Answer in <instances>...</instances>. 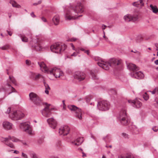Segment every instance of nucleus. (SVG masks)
<instances>
[{
  "mask_svg": "<svg viewBox=\"0 0 158 158\" xmlns=\"http://www.w3.org/2000/svg\"><path fill=\"white\" fill-rule=\"evenodd\" d=\"M66 48V46L64 44L57 42L52 45L50 49L53 52L56 53H61Z\"/></svg>",
  "mask_w": 158,
  "mask_h": 158,
  "instance_id": "f257e3e1",
  "label": "nucleus"
},
{
  "mask_svg": "<svg viewBox=\"0 0 158 158\" xmlns=\"http://www.w3.org/2000/svg\"><path fill=\"white\" fill-rule=\"evenodd\" d=\"M30 100L36 106H41L43 104L42 99L36 94L31 92L29 94Z\"/></svg>",
  "mask_w": 158,
  "mask_h": 158,
  "instance_id": "f03ea898",
  "label": "nucleus"
},
{
  "mask_svg": "<svg viewBox=\"0 0 158 158\" xmlns=\"http://www.w3.org/2000/svg\"><path fill=\"white\" fill-rule=\"evenodd\" d=\"M48 73L53 75L56 78H59L64 75L63 72L60 69L56 68L48 69Z\"/></svg>",
  "mask_w": 158,
  "mask_h": 158,
  "instance_id": "7ed1b4c3",
  "label": "nucleus"
},
{
  "mask_svg": "<svg viewBox=\"0 0 158 158\" xmlns=\"http://www.w3.org/2000/svg\"><path fill=\"white\" fill-rule=\"evenodd\" d=\"M118 118L120 120L122 124L123 125H127L129 123V121L127 119V116L125 110L120 111Z\"/></svg>",
  "mask_w": 158,
  "mask_h": 158,
  "instance_id": "20e7f679",
  "label": "nucleus"
},
{
  "mask_svg": "<svg viewBox=\"0 0 158 158\" xmlns=\"http://www.w3.org/2000/svg\"><path fill=\"white\" fill-rule=\"evenodd\" d=\"M68 107L71 111L75 112V116L76 118L80 120L82 119V113L81 109L73 105L69 106Z\"/></svg>",
  "mask_w": 158,
  "mask_h": 158,
  "instance_id": "39448f33",
  "label": "nucleus"
},
{
  "mask_svg": "<svg viewBox=\"0 0 158 158\" xmlns=\"http://www.w3.org/2000/svg\"><path fill=\"white\" fill-rule=\"evenodd\" d=\"M24 114L19 110L14 111L10 115V118L13 120H18L21 119L24 117Z\"/></svg>",
  "mask_w": 158,
  "mask_h": 158,
  "instance_id": "423d86ee",
  "label": "nucleus"
},
{
  "mask_svg": "<svg viewBox=\"0 0 158 158\" xmlns=\"http://www.w3.org/2000/svg\"><path fill=\"white\" fill-rule=\"evenodd\" d=\"M97 106L99 110L102 111L108 110L110 107L109 103L106 101H102L98 103Z\"/></svg>",
  "mask_w": 158,
  "mask_h": 158,
  "instance_id": "0eeeda50",
  "label": "nucleus"
},
{
  "mask_svg": "<svg viewBox=\"0 0 158 158\" xmlns=\"http://www.w3.org/2000/svg\"><path fill=\"white\" fill-rule=\"evenodd\" d=\"M4 140L5 141V144L12 148H14V146L12 143L9 142V141L11 140L14 142H15L20 141L19 139L14 137H11L10 136H8L7 137L5 138Z\"/></svg>",
  "mask_w": 158,
  "mask_h": 158,
  "instance_id": "6e6552de",
  "label": "nucleus"
},
{
  "mask_svg": "<svg viewBox=\"0 0 158 158\" xmlns=\"http://www.w3.org/2000/svg\"><path fill=\"white\" fill-rule=\"evenodd\" d=\"M44 105L45 106L44 108L41 110L42 114L45 117H49L51 114V111L52 110V108H50V104H48L45 103H44Z\"/></svg>",
  "mask_w": 158,
  "mask_h": 158,
  "instance_id": "1a4fd4ad",
  "label": "nucleus"
},
{
  "mask_svg": "<svg viewBox=\"0 0 158 158\" xmlns=\"http://www.w3.org/2000/svg\"><path fill=\"white\" fill-rule=\"evenodd\" d=\"M20 127L22 130L31 135L32 133V131L29 123L24 122L20 124Z\"/></svg>",
  "mask_w": 158,
  "mask_h": 158,
  "instance_id": "9d476101",
  "label": "nucleus"
},
{
  "mask_svg": "<svg viewBox=\"0 0 158 158\" xmlns=\"http://www.w3.org/2000/svg\"><path fill=\"white\" fill-rule=\"evenodd\" d=\"M72 9L76 14L81 13L83 12V7L81 3L79 2L74 7H72Z\"/></svg>",
  "mask_w": 158,
  "mask_h": 158,
  "instance_id": "9b49d317",
  "label": "nucleus"
},
{
  "mask_svg": "<svg viewBox=\"0 0 158 158\" xmlns=\"http://www.w3.org/2000/svg\"><path fill=\"white\" fill-rule=\"evenodd\" d=\"M74 77L75 79L79 81L83 80L85 78V75L83 72L80 71L76 72L74 75Z\"/></svg>",
  "mask_w": 158,
  "mask_h": 158,
  "instance_id": "f8f14e48",
  "label": "nucleus"
},
{
  "mask_svg": "<svg viewBox=\"0 0 158 158\" xmlns=\"http://www.w3.org/2000/svg\"><path fill=\"white\" fill-rule=\"evenodd\" d=\"M70 131V128L67 126L65 125L61 127L59 129V133L60 135L64 136L67 135Z\"/></svg>",
  "mask_w": 158,
  "mask_h": 158,
  "instance_id": "ddd939ff",
  "label": "nucleus"
},
{
  "mask_svg": "<svg viewBox=\"0 0 158 158\" xmlns=\"http://www.w3.org/2000/svg\"><path fill=\"white\" fill-rule=\"evenodd\" d=\"M138 17L137 15H132L130 14H127L124 17V19L126 22L132 21L135 22L138 19Z\"/></svg>",
  "mask_w": 158,
  "mask_h": 158,
  "instance_id": "4468645a",
  "label": "nucleus"
},
{
  "mask_svg": "<svg viewBox=\"0 0 158 158\" xmlns=\"http://www.w3.org/2000/svg\"><path fill=\"white\" fill-rule=\"evenodd\" d=\"M98 64L99 66L106 70L109 69V67L110 66L109 61L105 62L103 60H101V62L98 63Z\"/></svg>",
  "mask_w": 158,
  "mask_h": 158,
  "instance_id": "2eb2a0df",
  "label": "nucleus"
},
{
  "mask_svg": "<svg viewBox=\"0 0 158 158\" xmlns=\"http://www.w3.org/2000/svg\"><path fill=\"white\" fill-rule=\"evenodd\" d=\"M110 66L112 67H115L121 64L122 60H118L115 58H112L109 60Z\"/></svg>",
  "mask_w": 158,
  "mask_h": 158,
  "instance_id": "dca6fc26",
  "label": "nucleus"
},
{
  "mask_svg": "<svg viewBox=\"0 0 158 158\" xmlns=\"http://www.w3.org/2000/svg\"><path fill=\"white\" fill-rule=\"evenodd\" d=\"M50 126L53 129H55L57 125L56 121L52 118H49L47 120Z\"/></svg>",
  "mask_w": 158,
  "mask_h": 158,
  "instance_id": "f3484780",
  "label": "nucleus"
},
{
  "mask_svg": "<svg viewBox=\"0 0 158 158\" xmlns=\"http://www.w3.org/2000/svg\"><path fill=\"white\" fill-rule=\"evenodd\" d=\"M74 15L76 16V15H74L69 11L68 10L66 13L65 18L66 20H73L77 18L78 17H75Z\"/></svg>",
  "mask_w": 158,
  "mask_h": 158,
  "instance_id": "a211bd4d",
  "label": "nucleus"
},
{
  "mask_svg": "<svg viewBox=\"0 0 158 158\" xmlns=\"http://www.w3.org/2000/svg\"><path fill=\"white\" fill-rule=\"evenodd\" d=\"M128 102L129 103H131L133 107L137 108L140 107L142 106L141 102L138 100H136L135 101L128 100Z\"/></svg>",
  "mask_w": 158,
  "mask_h": 158,
  "instance_id": "6ab92c4d",
  "label": "nucleus"
},
{
  "mask_svg": "<svg viewBox=\"0 0 158 158\" xmlns=\"http://www.w3.org/2000/svg\"><path fill=\"white\" fill-rule=\"evenodd\" d=\"M84 139L83 137H79L74 141L72 142V144L75 146H79L83 142Z\"/></svg>",
  "mask_w": 158,
  "mask_h": 158,
  "instance_id": "aec40b11",
  "label": "nucleus"
},
{
  "mask_svg": "<svg viewBox=\"0 0 158 158\" xmlns=\"http://www.w3.org/2000/svg\"><path fill=\"white\" fill-rule=\"evenodd\" d=\"M127 67L128 69L131 71H136L139 69V67L137 66L135 64L129 63L127 64Z\"/></svg>",
  "mask_w": 158,
  "mask_h": 158,
  "instance_id": "412c9836",
  "label": "nucleus"
},
{
  "mask_svg": "<svg viewBox=\"0 0 158 158\" xmlns=\"http://www.w3.org/2000/svg\"><path fill=\"white\" fill-rule=\"evenodd\" d=\"M3 126L5 129L9 130L12 128V124L9 122L5 121L3 123Z\"/></svg>",
  "mask_w": 158,
  "mask_h": 158,
  "instance_id": "4be33fe9",
  "label": "nucleus"
},
{
  "mask_svg": "<svg viewBox=\"0 0 158 158\" xmlns=\"http://www.w3.org/2000/svg\"><path fill=\"white\" fill-rule=\"evenodd\" d=\"M134 75L135 78L139 79L143 78L144 77V75L141 71L136 72L134 74Z\"/></svg>",
  "mask_w": 158,
  "mask_h": 158,
  "instance_id": "5701e85b",
  "label": "nucleus"
},
{
  "mask_svg": "<svg viewBox=\"0 0 158 158\" xmlns=\"http://www.w3.org/2000/svg\"><path fill=\"white\" fill-rule=\"evenodd\" d=\"M52 22L55 25H58L60 22V17L58 15L55 16L52 19Z\"/></svg>",
  "mask_w": 158,
  "mask_h": 158,
  "instance_id": "b1692460",
  "label": "nucleus"
},
{
  "mask_svg": "<svg viewBox=\"0 0 158 158\" xmlns=\"http://www.w3.org/2000/svg\"><path fill=\"white\" fill-rule=\"evenodd\" d=\"M43 78V83L45 87V93L47 94H48L49 90L50 89V88L49 85L45 81V78L44 77H42Z\"/></svg>",
  "mask_w": 158,
  "mask_h": 158,
  "instance_id": "393cba45",
  "label": "nucleus"
},
{
  "mask_svg": "<svg viewBox=\"0 0 158 158\" xmlns=\"http://www.w3.org/2000/svg\"><path fill=\"white\" fill-rule=\"evenodd\" d=\"M9 2L12 5V6L13 7L17 8H20L21 7L20 5L17 4L15 1L13 0H10Z\"/></svg>",
  "mask_w": 158,
  "mask_h": 158,
  "instance_id": "a878e982",
  "label": "nucleus"
},
{
  "mask_svg": "<svg viewBox=\"0 0 158 158\" xmlns=\"http://www.w3.org/2000/svg\"><path fill=\"white\" fill-rule=\"evenodd\" d=\"M38 64H39V66H40V68H43V69L44 70V71H46L48 72V69H47V68L46 66V65L43 62H38Z\"/></svg>",
  "mask_w": 158,
  "mask_h": 158,
  "instance_id": "bb28decb",
  "label": "nucleus"
},
{
  "mask_svg": "<svg viewBox=\"0 0 158 158\" xmlns=\"http://www.w3.org/2000/svg\"><path fill=\"white\" fill-rule=\"evenodd\" d=\"M150 6L153 13H156L158 12V8L156 6H154L152 5H150Z\"/></svg>",
  "mask_w": 158,
  "mask_h": 158,
  "instance_id": "cd10ccee",
  "label": "nucleus"
},
{
  "mask_svg": "<svg viewBox=\"0 0 158 158\" xmlns=\"http://www.w3.org/2000/svg\"><path fill=\"white\" fill-rule=\"evenodd\" d=\"M5 86H8L9 87H10L11 88V89H12V91L11 92L8 93V95L10 94L13 92H15V89L13 87L11 86L10 84V82L8 81H7V82H6V84Z\"/></svg>",
  "mask_w": 158,
  "mask_h": 158,
  "instance_id": "c85d7f7f",
  "label": "nucleus"
},
{
  "mask_svg": "<svg viewBox=\"0 0 158 158\" xmlns=\"http://www.w3.org/2000/svg\"><path fill=\"white\" fill-rule=\"evenodd\" d=\"M20 36L22 41L26 42L28 41L27 38L24 35H21Z\"/></svg>",
  "mask_w": 158,
  "mask_h": 158,
  "instance_id": "c756f323",
  "label": "nucleus"
},
{
  "mask_svg": "<svg viewBox=\"0 0 158 158\" xmlns=\"http://www.w3.org/2000/svg\"><path fill=\"white\" fill-rule=\"evenodd\" d=\"M33 77H34V79L35 80H38L40 77H42V78L43 79L42 77H43L41 75L39 74H37V75H35V74H33Z\"/></svg>",
  "mask_w": 158,
  "mask_h": 158,
  "instance_id": "7c9ffc66",
  "label": "nucleus"
},
{
  "mask_svg": "<svg viewBox=\"0 0 158 158\" xmlns=\"http://www.w3.org/2000/svg\"><path fill=\"white\" fill-rule=\"evenodd\" d=\"M90 74L92 76V79L93 80L98 79V77L96 75L95 73L93 71L90 72Z\"/></svg>",
  "mask_w": 158,
  "mask_h": 158,
  "instance_id": "2f4dec72",
  "label": "nucleus"
},
{
  "mask_svg": "<svg viewBox=\"0 0 158 158\" xmlns=\"http://www.w3.org/2000/svg\"><path fill=\"white\" fill-rule=\"evenodd\" d=\"M118 158H134L132 156L130 155L126 156L121 155L118 156Z\"/></svg>",
  "mask_w": 158,
  "mask_h": 158,
  "instance_id": "473e14b6",
  "label": "nucleus"
},
{
  "mask_svg": "<svg viewBox=\"0 0 158 158\" xmlns=\"http://www.w3.org/2000/svg\"><path fill=\"white\" fill-rule=\"evenodd\" d=\"M10 48V46L9 44H6L0 48L2 50H6L7 49Z\"/></svg>",
  "mask_w": 158,
  "mask_h": 158,
  "instance_id": "72a5a7b5",
  "label": "nucleus"
},
{
  "mask_svg": "<svg viewBox=\"0 0 158 158\" xmlns=\"http://www.w3.org/2000/svg\"><path fill=\"white\" fill-rule=\"evenodd\" d=\"M30 155L31 158H39L36 154L33 152H31Z\"/></svg>",
  "mask_w": 158,
  "mask_h": 158,
  "instance_id": "f704fd0d",
  "label": "nucleus"
},
{
  "mask_svg": "<svg viewBox=\"0 0 158 158\" xmlns=\"http://www.w3.org/2000/svg\"><path fill=\"white\" fill-rule=\"evenodd\" d=\"M143 98L145 100L147 101L149 99V97L148 94L147 93H145L143 95Z\"/></svg>",
  "mask_w": 158,
  "mask_h": 158,
  "instance_id": "c9c22d12",
  "label": "nucleus"
},
{
  "mask_svg": "<svg viewBox=\"0 0 158 158\" xmlns=\"http://www.w3.org/2000/svg\"><path fill=\"white\" fill-rule=\"evenodd\" d=\"M9 78L10 80L14 84L16 83V80L13 77L9 76Z\"/></svg>",
  "mask_w": 158,
  "mask_h": 158,
  "instance_id": "e433bc0d",
  "label": "nucleus"
},
{
  "mask_svg": "<svg viewBox=\"0 0 158 158\" xmlns=\"http://www.w3.org/2000/svg\"><path fill=\"white\" fill-rule=\"evenodd\" d=\"M143 40L141 36H139L137 37L136 39L137 41L139 42Z\"/></svg>",
  "mask_w": 158,
  "mask_h": 158,
  "instance_id": "4c0bfd02",
  "label": "nucleus"
},
{
  "mask_svg": "<svg viewBox=\"0 0 158 158\" xmlns=\"http://www.w3.org/2000/svg\"><path fill=\"white\" fill-rule=\"evenodd\" d=\"M77 39L75 38H73L71 39H69L67 40L68 41H75L77 40Z\"/></svg>",
  "mask_w": 158,
  "mask_h": 158,
  "instance_id": "58836bf2",
  "label": "nucleus"
},
{
  "mask_svg": "<svg viewBox=\"0 0 158 158\" xmlns=\"http://www.w3.org/2000/svg\"><path fill=\"white\" fill-rule=\"evenodd\" d=\"M92 98V97H91V96H89L88 97H87L86 98V101L87 102H88L90 101V100Z\"/></svg>",
  "mask_w": 158,
  "mask_h": 158,
  "instance_id": "ea45409f",
  "label": "nucleus"
},
{
  "mask_svg": "<svg viewBox=\"0 0 158 158\" xmlns=\"http://www.w3.org/2000/svg\"><path fill=\"white\" fill-rule=\"evenodd\" d=\"M22 156L23 158H28L27 155L23 152L22 153Z\"/></svg>",
  "mask_w": 158,
  "mask_h": 158,
  "instance_id": "a19ab883",
  "label": "nucleus"
},
{
  "mask_svg": "<svg viewBox=\"0 0 158 158\" xmlns=\"http://www.w3.org/2000/svg\"><path fill=\"white\" fill-rule=\"evenodd\" d=\"M154 105L155 107L158 108V99L156 101V102L154 103Z\"/></svg>",
  "mask_w": 158,
  "mask_h": 158,
  "instance_id": "79ce46f5",
  "label": "nucleus"
},
{
  "mask_svg": "<svg viewBox=\"0 0 158 158\" xmlns=\"http://www.w3.org/2000/svg\"><path fill=\"white\" fill-rule=\"evenodd\" d=\"M76 52H74L71 55V56H76L79 53V52L78 51H76Z\"/></svg>",
  "mask_w": 158,
  "mask_h": 158,
  "instance_id": "37998d69",
  "label": "nucleus"
},
{
  "mask_svg": "<svg viewBox=\"0 0 158 158\" xmlns=\"http://www.w3.org/2000/svg\"><path fill=\"white\" fill-rule=\"evenodd\" d=\"M42 1L41 0L39 1L37 3H35L33 4V5L36 6L41 3Z\"/></svg>",
  "mask_w": 158,
  "mask_h": 158,
  "instance_id": "c03bdc74",
  "label": "nucleus"
},
{
  "mask_svg": "<svg viewBox=\"0 0 158 158\" xmlns=\"http://www.w3.org/2000/svg\"><path fill=\"white\" fill-rule=\"evenodd\" d=\"M133 5L135 6L138 7L139 5L138 2H135L132 4Z\"/></svg>",
  "mask_w": 158,
  "mask_h": 158,
  "instance_id": "a18cd8bd",
  "label": "nucleus"
},
{
  "mask_svg": "<svg viewBox=\"0 0 158 158\" xmlns=\"http://www.w3.org/2000/svg\"><path fill=\"white\" fill-rule=\"evenodd\" d=\"M41 19L44 22H47L46 19L44 17H43L41 18Z\"/></svg>",
  "mask_w": 158,
  "mask_h": 158,
  "instance_id": "49530a36",
  "label": "nucleus"
},
{
  "mask_svg": "<svg viewBox=\"0 0 158 158\" xmlns=\"http://www.w3.org/2000/svg\"><path fill=\"white\" fill-rule=\"evenodd\" d=\"M26 64L28 65H29L30 64V63H31V61L30 60H27L26 61Z\"/></svg>",
  "mask_w": 158,
  "mask_h": 158,
  "instance_id": "de8ad7c7",
  "label": "nucleus"
},
{
  "mask_svg": "<svg viewBox=\"0 0 158 158\" xmlns=\"http://www.w3.org/2000/svg\"><path fill=\"white\" fill-rule=\"evenodd\" d=\"M109 138V137L108 135L106 136L105 138H103V139L106 142H107L108 141L107 140V139H108Z\"/></svg>",
  "mask_w": 158,
  "mask_h": 158,
  "instance_id": "09e8293b",
  "label": "nucleus"
},
{
  "mask_svg": "<svg viewBox=\"0 0 158 158\" xmlns=\"http://www.w3.org/2000/svg\"><path fill=\"white\" fill-rule=\"evenodd\" d=\"M31 17H32L33 18H34V17H36V16L34 14V13L33 12H32L31 13Z\"/></svg>",
  "mask_w": 158,
  "mask_h": 158,
  "instance_id": "8fccbe9b",
  "label": "nucleus"
},
{
  "mask_svg": "<svg viewBox=\"0 0 158 158\" xmlns=\"http://www.w3.org/2000/svg\"><path fill=\"white\" fill-rule=\"evenodd\" d=\"M22 143L24 145H28V144L25 141H21Z\"/></svg>",
  "mask_w": 158,
  "mask_h": 158,
  "instance_id": "3c124183",
  "label": "nucleus"
},
{
  "mask_svg": "<svg viewBox=\"0 0 158 158\" xmlns=\"http://www.w3.org/2000/svg\"><path fill=\"white\" fill-rule=\"evenodd\" d=\"M122 135L125 138L127 137L128 136V135L127 134L125 133H123Z\"/></svg>",
  "mask_w": 158,
  "mask_h": 158,
  "instance_id": "603ef678",
  "label": "nucleus"
},
{
  "mask_svg": "<svg viewBox=\"0 0 158 158\" xmlns=\"http://www.w3.org/2000/svg\"><path fill=\"white\" fill-rule=\"evenodd\" d=\"M143 0H139L141 6H143L144 3H143Z\"/></svg>",
  "mask_w": 158,
  "mask_h": 158,
  "instance_id": "864d4df0",
  "label": "nucleus"
},
{
  "mask_svg": "<svg viewBox=\"0 0 158 158\" xmlns=\"http://www.w3.org/2000/svg\"><path fill=\"white\" fill-rule=\"evenodd\" d=\"M10 108H8V109H7L6 113L7 114H9L10 113Z\"/></svg>",
  "mask_w": 158,
  "mask_h": 158,
  "instance_id": "5fc2aeb1",
  "label": "nucleus"
},
{
  "mask_svg": "<svg viewBox=\"0 0 158 158\" xmlns=\"http://www.w3.org/2000/svg\"><path fill=\"white\" fill-rule=\"evenodd\" d=\"M106 27V25L103 24L102 26V30H104L105 29V28Z\"/></svg>",
  "mask_w": 158,
  "mask_h": 158,
  "instance_id": "6e6d98bb",
  "label": "nucleus"
},
{
  "mask_svg": "<svg viewBox=\"0 0 158 158\" xmlns=\"http://www.w3.org/2000/svg\"><path fill=\"white\" fill-rule=\"evenodd\" d=\"M7 31V32L8 34L10 35V36H11L12 35V33L10 31Z\"/></svg>",
  "mask_w": 158,
  "mask_h": 158,
  "instance_id": "4d7b16f0",
  "label": "nucleus"
},
{
  "mask_svg": "<svg viewBox=\"0 0 158 158\" xmlns=\"http://www.w3.org/2000/svg\"><path fill=\"white\" fill-rule=\"evenodd\" d=\"M152 129L155 132L157 131V130H158L157 129L156 127L152 128Z\"/></svg>",
  "mask_w": 158,
  "mask_h": 158,
  "instance_id": "13d9d810",
  "label": "nucleus"
},
{
  "mask_svg": "<svg viewBox=\"0 0 158 158\" xmlns=\"http://www.w3.org/2000/svg\"><path fill=\"white\" fill-rule=\"evenodd\" d=\"M85 53L87 54L88 55H89V51L88 50H85L84 52Z\"/></svg>",
  "mask_w": 158,
  "mask_h": 158,
  "instance_id": "bf43d9fd",
  "label": "nucleus"
},
{
  "mask_svg": "<svg viewBox=\"0 0 158 158\" xmlns=\"http://www.w3.org/2000/svg\"><path fill=\"white\" fill-rule=\"evenodd\" d=\"M155 64L156 65H158V60H157L154 62Z\"/></svg>",
  "mask_w": 158,
  "mask_h": 158,
  "instance_id": "052dcab7",
  "label": "nucleus"
},
{
  "mask_svg": "<svg viewBox=\"0 0 158 158\" xmlns=\"http://www.w3.org/2000/svg\"><path fill=\"white\" fill-rule=\"evenodd\" d=\"M19 152L18 151H17V150H15L14 152V153H15L16 154H18L19 153Z\"/></svg>",
  "mask_w": 158,
  "mask_h": 158,
  "instance_id": "680f3d73",
  "label": "nucleus"
},
{
  "mask_svg": "<svg viewBox=\"0 0 158 158\" xmlns=\"http://www.w3.org/2000/svg\"><path fill=\"white\" fill-rule=\"evenodd\" d=\"M8 16H9V18H10V17H11V16H12L11 14L10 13H9L8 14Z\"/></svg>",
  "mask_w": 158,
  "mask_h": 158,
  "instance_id": "e2e57ef3",
  "label": "nucleus"
},
{
  "mask_svg": "<svg viewBox=\"0 0 158 158\" xmlns=\"http://www.w3.org/2000/svg\"><path fill=\"white\" fill-rule=\"evenodd\" d=\"M155 90L156 91V93L158 94V88H155Z\"/></svg>",
  "mask_w": 158,
  "mask_h": 158,
  "instance_id": "0e129e2a",
  "label": "nucleus"
},
{
  "mask_svg": "<svg viewBox=\"0 0 158 158\" xmlns=\"http://www.w3.org/2000/svg\"><path fill=\"white\" fill-rule=\"evenodd\" d=\"M62 102H63V106H64H64H65V104L64 103V100H63L62 101Z\"/></svg>",
  "mask_w": 158,
  "mask_h": 158,
  "instance_id": "69168bd1",
  "label": "nucleus"
},
{
  "mask_svg": "<svg viewBox=\"0 0 158 158\" xmlns=\"http://www.w3.org/2000/svg\"><path fill=\"white\" fill-rule=\"evenodd\" d=\"M155 46L157 48H158V44L156 43L155 44Z\"/></svg>",
  "mask_w": 158,
  "mask_h": 158,
  "instance_id": "338daca9",
  "label": "nucleus"
},
{
  "mask_svg": "<svg viewBox=\"0 0 158 158\" xmlns=\"http://www.w3.org/2000/svg\"><path fill=\"white\" fill-rule=\"evenodd\" d=\"M80 50L82 51H84H84H85V50L83 48H81L80 49Z\"/></svg>",
  "mask_w": 158,
  "mask_h": 158,
  "instance_id": "774afa93",
  "label": "nucleus"
}]
</instances>
